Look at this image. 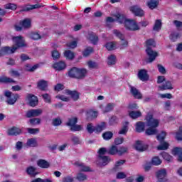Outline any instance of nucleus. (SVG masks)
Masks as SVG:
<instances>
[{
	"label": "nucleus",
	"mask_w": 182,
	"mask_h": 182,
	"mask_svg": "<svg viewBox=\"0 0 182 182\" xmlns=\"http://www.w3.org/2000/svg\"><path fill=\"white\" fill-rule=\"evenodd\" d=\"M14 46L11 47H3L0 50V57L4 55H10L11 53H15L20 48H26L28 45L25 42L23 37L18 36L13 37Z\"/></svg>",
	"instance_id": "obj_1"
},
{
	"label": "nucleus",
	"mask_w": 182,
	"mask_h": 182,
	"mask_svg": "<svg viewBox=\"0 0 182 182\" xmlns=\"http://www.w3.org/2000/svg\"><path fill=\"white\" fill-rule=\"evenodd\" d=\"M145 120L146 126L149 127L146 130V134H147L148 136H153L154 134H157V127H159L160 121L153 117V114L150 112L146 114Z\"/></svg>",
	"instance_id": "obj_2"
},
{
	"label": "nucleus",
	"mask_w": 182,
	"mask_h": 182,
	"mask_svg": "<svg viewBox=\"0 0 182 182\" xmlns=\"http://www.w3.org/2000/svg\"><path fill=\"white\" fill-rule=\"evenodd\" d=\"M114 16L117 22L119 23H124V26L128 31H134L140 30V27H139V25H137V23H136L134 20L127 19L124 15L120 14H117Z\"/></svg>",
	"instance_id": "obj_3"
},
{
	"label": "nucleus",
	"mask_w": 182,
	"mask_h": 182,
	"mask_svg": "<svg viewBox=\"0 0 182 182\" xmlns=\"http://www.w3.org/2000/svg\"><path fill=\"white\" fill-rule=\"evenodd\" d=\"M127 152V148L124 146L119 147L117 145H112L109 149L107 150L108 154H111V156H122L124 153Z\"/></svg>",
	"instance_id": "obj_4"
},
{
	"label": "nucleus",
	"mask_w": 182,
	"mask_h": 182,
	"mask_svg": "<svg viewBox=\"0 0 182 182\" xmlns=\"http://www.w3.org/2000/svg\"><path fill=\"white\" fill-rule=\"evenodd\" d=\"M146 53L149 58L148 60H147V63H151L154 62V60H156V58H157L159 56V53L153 50V49H151V48H149V47L146 48Z\"/></svg>",
	"instance_id": "obj_5"
},
{
	"label": "nucleus",
	"mask_w": 182,
	"mask_h": 182,
	"mask_svg": "<svg viewBox=\"0 0 182 182\" xmlns=\"http://www.w3.org/2000/svg\"><path fill=\"white\" fill-rule=\"evenodd\" d=\"M109 163H110V158L107 156H98L96 161V164L100 167H102V166H107Z\"/></svg>",
	"instance_id": "obj_6"
},
{
	"label": "nucleus",
	"mask_w": 182,
	"mask_h": 182,
	"mask_svg": "<svg viewBox=\"0 0 182 182\" xmlns=\"http://www.w3.org/2000/svg\"><path fill=\"white\" fill-rule=\"evenodd\" d=\"M130 12L134 14L135 16H139L141 17L144 15V11L140 6L136 5V6H132L129 8Z\"/></svg>",
	"instance_id": "obj_7"
},
{
	"label": "nucleus",
	"mask_w": 182,
	"mask_h": 182,
	"mask_svg": "<svg viewBox=\"0 0 182 182\" xmlns=\"http://www.w3.org/2000/svg\"><path fill=\"white\" fill-rule=\"evenodd\" d=\"M156 177L158 178L159 182H166L167 177V170L165 168H162L158 171H156Z\"/></svg>",
	"instance_id": "obj_8"
},
{
	"label": "nucleus",
	"mask_w": 182,
	"mask_h": 182,
	"mask_svg": "<svg viewBox=\"0 0 182 182\" xmlns=\"http://www.w3.org/2000/svg\"><path fill=\"white\" fill-rule=\"evenodd\" d=\"M42 113H43V110L41 109H30L26 112V117H38V116H41Z\"/></svg>",
	"instance_id": "obj_9"
},
{
	"label": "nucleus",
	"mask_w": 182,
	"mask_h": 182,
	"mask_svg": "<svg viewBox=\"0 0 182 182\" xmlns=\"http://www.w3.org/2000/svg\"><path fill=\"white\" fill-rule=\"evenodd\" d=\"M113 33H114V35H115V36H117V38H119L122 41V48L127 47V45H129V43L127 42V41L124 40V35H123L118 30H114Z\"/></svg>",
	"instance_id": "obj_10"
},
{
	"label": "nucleus",
	"mask_w": 182,
	"mask_h": 182,
	"mask_svg": "<svg viewBox=\"0 0 182 182\" xmlns=\"http://www.w3.org/2000/svg\"><path fill=\"white\" fill-rule=\"evenodd\" d=\"M26 100H28L30 106H31L32 107H35V106H36V105H38V97L32 94H28L27 95Z\"/></svg>",
	"instance_id": "obj_11"
},
{
	"label": "nucleus",
	"mask_w": 182,
	"mask_h": 182,
	"mask_svg": "<svg viewBox=\"0 0 182 182\" xmlns=\"http://www.w3.org/2000/svg\"><path fill=\"white\" fill-rule=\"evenodd\" d=\"M53 68L55 70H58V72L65 70L66 69V63L64 61L56 62L53 65Z\"/></svg>",
	"instance_id": "obj_12"
},
{
	"label": "nucleus",
	"mask_w": 182,
	"mask_h": 182,
	"mask_svg": "<svg viewBox=\"0 0 182 182\" xmlns=\"http://www.w3.org/2000/svg\"><path fill=\"white\" fill-rule=\"evenodd\" d=\"M148 147L149 146L141 141H137L135 144V149L138 151H144L145 150H147Z\"/></svg>",
	"instance_id": "obj_13"
},
{
	"label": "nucleus",
	"mask_w": 182,
	"mask_h": 182,
	"mask_svg": "<svg viewBox=\"0 0 182 182\" xmlns=\"http://www.w3.org/2000/svg\"><path fill=\"white\" fill-rule=\"evenodd\" d=\"M20 25L23 29H31L32 28V20L31 18H25L20 21Z\"/></svg>",
	"instance_id": "obj_14"
},
{
	"label": "nucleus",
	"mask_w": 182,
	"mask_h": 182,
	"mask_svg": "<svg viewBox=\"0 0 182 182\" xmlns=\"http://www.w3.org/2000/svg\"><path fill=\"white\" fill-rule=\"evenodd\" d=\"M129 88H130V92L132 96L134 97V99H141V97H143L141 92H140L139 90H137V88L133 86H130Z\"/></svg>",
	"instance_id": "obj_15"
},
{
	"label": "nucleus",
	"mask_w": 182,
	"mask_h": 182,
	"mask_svg": "<svg viewBox=\"0 0 182 182\" xmlns=\"http://www.w3.org/2000/svg\"><path fill=\"white\" fill-rule=\"evenodd\" d=\"M159 0H149L146 1V6L149 9H157L159 8Z\"/></svg>",
	"instance_id": "obj_16"
},
{
	"label": "nucleus",
	"mask_w": 182,
	"mask_h": 182,
	"mask_svg": "<svg viewBox=\"0 0 182 182\" xmlns=\"http://www.w3.org/2000/svg\"><path fill=\"white\" fill-rule=\"evenodd\" d=\"M21 133L22 130L16 127L9 129L7 132L9 136H18V134H21Z\"/></svg>",
	"instance_id": "obj_17"
},
{
	"label": "nucleus",
	"mask_w": 182,
	"mask_h": 182,
	"mask_svg": "<svg viewBox=\"0 0 182 182\" xmlns=\"http://www.w3.org/2000/svg\"><path fill=\"white\" fill-rule=\"evenodd\" d=\"M138 77L142 82H146V80H149V75L147 74V70H141L138 73Z\"/></svg>",
	"instance_id": "obj_18"
},
{
	"label": "nucleus",
	"mask_w": 182,
	"mask_h": 182,
	"mask_svg": "<svg viewBox=\"0 0 182 182\" xmlns=\"http://www.w3.org/2000/svg\"><path fill=\"white\" fill-rule=\"evenodd\" d=\"M64 93L65 95H68L69 96H70L72 99H73L75 101L79 100L80 94L77 91H71V90H65Z\"/></svg>",
	"instance_id": "obj_19"
},
{
	"label": "nucleus",
	"mask_w": 182,
	"mask_h": 182,
	"mask_svg": "<svg viewBox=\"0 0 182 182\" xmlns=\"http://www.w3.org/2000/svg\"><path fill=\"white\" fill-rule=\"evenodd\" d=\"M173 156H178V161H182V149L181 148H174L172 150Z\"/></svg>",
	"instance_id": "obj_20"
},
{
	"label": "nucleus",
	"mask_w": 182,
	"mask_h": 182,
	"mask_svg": "<svg viewBox=\"0 0 182 182\" xmlns=\"http://www.w3.org/2000/svg\"><path fill=\"white\" fill-rule=\"evenodd\" d=\"M37 165L41 168H49L50 164L45 159H40L37 161Z\"/></svg>",
	"instance_id": "obj_21"
},
{
	"label": "nucleus",
	"mask_w": 182,
	"mask_h": 182,
	"mask_svg": "<svg viewBox=\"0 0 182 182\" xmlns=\"http://www.w3.org/2000/svg\"><path fill=\"white\" fill-rule=\"evenodd\" d=\"M160 90H171L173 89V85L171 81H166L165 84L159 87Z\"/></svg>",
	"instance_id": "obj_22"
},
{
	"label": "nucleus",
	"mask_w": 182,
	"mask_h": 182,
	"mask_svg": "<svg viewBox=\"0 0 182 182\" xmlns=\"http://www.w3.org/2000/svg\"><path fill=\"white\" fill-rule=\"evenodd\" d=\"M87 73V70L85 68H77V79H83Z\"/></svg>",
	"instance_id": "obj_23"
},
{
	"label": "nucleus",
	"mask_w": 182,
	"mask_h": 182,
	"mask_svg": "<svg viewBox=\"0 0 182 182\" xmlns=\"http://www.w3.org/2000/svg\"><path fill=\"white\" fill-rule=\"evenodd\" d=\"M45 6L42 4H36L34 5H27L23 11H32V9H39V8H43Z\"/></svg>",
	"instance_id": "obj_24"
},
{
	"label": "nucleus",
	"mask_w": 182,
	"mask_h": 182,
	"mask_svg": "<svg viewBox=\"0 0 182 182\" xmlns=\"http://www.w3.org/2000/svg\"><path fill=\"white\" fill-rule=\"evenodd\" d=\"M26 145L27 147H38V141L35 138L28 139Z\"/></svg>",
	"instance_id": "obj_25"
},
{
	"label": "nucleus",
	"mask_w": 182,
	"mask_h": 182,
	"mask_svg": "<svg viewBox=\"0 0 182 182\" xmlns=\"http://www.w3.org/2000/svg\"><path fill=\"white\" fill-rule=\"evenodd\" d=\"M19 95L18 94H13L11 97L7 100L8 105H15L18 100Z\"/></svg>",
	"instance_id": "obj_26"
},
{
	"label": "nucleus",
	"mask_w": 182,
	"mask_h": 182,
	"mask_svg": "<svg viewBox=\"0 0 182 182\" xmlns=\"http://www.w3.org/2000/svg\"><path fill=\"white\" fill-rule=\"evenodd\" d=\"M129 132V122L126 121L123 127L119 129V134H127Z\"/></svg>",
	"instance_id": "obj_27"
},
{
	"label": "nucleus",
	"mask_w": 182,
	"mask_h": 182,
	"mask_svg": "<svg viewBox=\"0 0 182 182\" xmlns=\"http://www.w3.org/2000/svg\"><path fill=\"white\" fill-rule=\"evenodd\" d=\"M26 173L31 177H35L38 174V172H36V168L33 166H29L26 169Z\"/></svg>",
	"instance_id": "obj_28"
},
{
	"label": "nucleus",
	"mask_w": 182,
	"mask_h": 182,
	"mask_svg": "<svg viewBox=\"0 0 182 182\" xmlns=\"http://www.w3.org/2000/svg\"><path fill=\"white\" fill-rule=\"evenodd\" d=\"M105 48L107 50H114L117 48V43L116 42H108L106 43Z\"/></svg>",
	"instance_id": "obj_29"
},
{
	"label": "nucleus",
	"mask_w": 182,
	"mask_h": 182,
	"mask_svg": "<svg viewBox=\"0 0 182 182\" xmlns=\"http://www.w3.org/2000/svg\"><path fill=\"white\" fill-rule=\"evenodd\" d=\"M38 87L40 89V90H46V87H48V82L41 80L38 82Z\"/></svg>",
	"instance_id": "obj_30"
},
{
	"label": "nucleus",
	"mask_w": 182,
	"mask_h": 182,
	"mask_svg": "<svg viewBox=\"0 0 182 182\" xmlns=\"http://www.w3.org/2000/svg\"><path fill=\"white\" fill-rule=\"evenodd\" d=\"M106 129V123L105 122H101L100 124H98L95 127V132L96 133H101V132H103V130Z\"/></svg>",
	"instance_id": "obj_31"
},
{
	"label": "nucleus",
	"mask_w": 182,
	"mask_h": 182,
	"mask_svg": "<svg viewBox=\"0 0 182 182\" xmlns=\"http://www.w3.org/2000/svg\"><path fill=\"white\" fill-rule=\"evenodd\" d=\"M131 119H139V117H141V112L140 111H132L129 113Z\"/></svg>",
	"instance_id": "obj_32"
},
{
	"label": "nucleus",
	"mask_w": 182,
	"mask_h": 182,
	"mask_svg": "<svg viewBox=\"0 0 182 182\" xmlns=\"http://www.w3.org/2000/svg\"><path fill=\"white\" fill-rule=\"evenodd\" d=\"M88 38L92 42V43H93V45H96L99 41L97 36H96L95 33H90L89 34Z\"/></svg>",
	"instance_id": "obj_33"
},
{
	"label": "nucleus",
	"mask_w": 182,
	"mask_h": 182,
	"mask_svg": "<svg viewBox=\"0 0 182 182\" xmlns=\"http://www.w3.org/2000/svg\"><path fill=\"white\" fill-rule=\"evenodd\" d=\"M163 161L160 159V157L159 156H154L151 159V164L152 166H160Z\"/></svg>",
	"instance_id": "obj_34"
},
{
	"label": "nucleus",
	"mask_w": 182,
	"mask_h": 182,
	"mask_svg": "<svg viewBox=\"0 0 182 182\" xmlns=\"http://www.w3.org/2000/svg\"><path fill=\"white\" fill-rule=\"evenodd\" d=\"M64 56L66 58V59L72 60V59L75 58V53L72 52L70 50H67L64 53Z\"/></svg>",
	"instance_id": "obj_35"
},
{
	"label": "nucleus",
	"mask_w": 182,
	"mask_h": 182,
	"mask_svg": "<svg viewBox=\"0 0 182 182\" xmlns=\"http://www.w3.org/2000/svg\"><path fill=\"white\" fill-rule=\"evenodd\" d=\"M0 83H15V80L8 77L1 76L0 77Z\"/></svg>",
	"instance_id": "obj_36"
},
{
	"label": "nucleus",
	"mask_w": 182,
	"mask_h": 182,
	"mask_svg": "<svg viewBox=\"0 0 182 182\" xmlns=\"http://www.w3.org/2000/svg\"><path fill=\"white\" fill-rule=\"evenodd\" d=\"M70 77H76L77 79V68L74 67L68 72Z\"/></svg>",
	"instance_id": "obj_37"
},
{
	"label": "nucleus",
	"mask_w": 182,
	"mask_h": 182,
	"mask_svg": "<svg viewBox=\"0 0 182 182\" xmlns=\"http://www.w3.org/2000/svg\"><path fill=\"white\" fill-rule=\"evenodd\" d=\"M136 131L138 132V133H141V132H144V122H137L136 125Z\"/></svg>",
	"instance_id": "obj_38"
},
{
	"label": "nucleus",
	"mask_w": 182,
	"mask_h": 182,
	"mask_svg": "<svg viewBox=\"0 0 182 182\" xmlns=\"http://www.w3.org/2000/svg\"><path fill=\"white\" fill-rule=\"evenodd\" d=\"M180 33L178 32H172L170 36V39L172 41V42H176L177 39H180L181 38Z\"/></svg>",
	"instance_id": "obj_39"
},
{
	"label": "nucleus",
	"mask_w": 182,
	"mask_h": 182,
	"mask_svg": "<svg viewBox=\"0 0 182 182\" xmlns=\"http://www.w3.org/2000/svg\"><path fill=\"white\" fill-rule=\"evenodd\" d=\"M113 107H114V105L109 103L104 108H102V112L103 113H109V112H112V110H113Z\"/></svg>",
	"instance_id": "obj_40"
},
{
	"label": "nucleus",
	"mask_w": 182,
	"mask_h": 182,
	"mask_svg": "<svg viewBox=\"0 0 182 182\" xmlns=\"http://www.w3.org/2000/svg\"><path fill=\"white\" fill-rule=\"evenodd\" d=\"M76 123H77V117H73L68 119V122H67V126L73 127V126H75Z\"/></svg>",
	"instance_id": "obj_41"
},
{
	"label": "nucleus",
	"mask_w": 182,
	"mask_h": 182,
	"mask_svg": "<svg viewBox=\"0 0 182 182\" xmlns=\"http://www.w3.org/2000/svg\"><path fill=\"white\" fill-rule=\"evenodd\" d=\"M126 163V160L119 159L115 162L114 170H119V168H122V166Z\"/></svg>",
	"instance_id": "obj_42"
},
{
	"label": "nucleus",
	"mask_w": 182,
	"mask_h": 182,
	"mask_svg": "<svg viewBox=\"0 0 182 182\" xmlns=\"http://www.w3.org/2000/svg\"><path fill=\"white\" fill-rule=\"evenodd\" d=\"M161 29V20H156L154 26V31L159 32Z\"/></svg>",
	"instance_id": "obj_43"
},
{
	"label": "nucleus",
	"mask_w": 182,
	"mask_h": 182,
	"mask_svg": "<svg viewBox=\"0 0 182 182\" xmlns=\"http://www.w3.org/2000/svg\"><path fill=\"white\" fill-rule=\"evenodd\" d=\"M107 65H116V56L111 55L107 58Z\"/></svg>",
	"instance_id": "obj_44"
},
{
	"label": "nucleus",
	"mask_w": 182,
	"mask_h": 182,
	"mask_svg": "<svg viewBox=\"0 0 182 182\" xmlns=\"http://www.w3.org/2000/svg\"><path fill=\"white\" fill-rule=\"evenodd\" d=\"M167 149H168V143L162 141L160 145L157 146L158 150H167Z\"/></svg>",
	"instance_id": "obj_45"
},
{
	"label": "nucleus",
	"mask_w": 182,
	"mask_h": 182,
	"mask_svg": "<svg viewBox=\"0 0 182 182\" xmlns=\"http://www.w3.org/2000/svg\"><path fill=\"white\" fill-rule=\"evenodd\" d=\"M71 132H82L83 130V126L79 124H75L70 127Z\"/></svg>",
	"instance_id": "obj_46"
},
{
	"label": "nucleus",
	"mask_w": 182,
	"mask_h": 182,
	"mask_svg": "<svg viewBox=\"0 0 182 182\" xmlns=\"http://www.w3.org/2000/svg\"><path fill=\"white\" fill-rule=\"evenodd\" d=\"M87 65L90 69H97L99 68V63L95 61H88Z\"/></svg>",
	"instance_id": "obj_47"
},
{
	"label": "nucleus",
	"mask_w": 182,
	"mask_h": 182,
	"mask_svg": "<svg viewBox=\"0 0 182 182\" xmlns=\"http://www.w3.org/2000/svg\"><path fill=\"white\" fill-rule=\"evenodd\" d=\"M78 167H80V171H92L90 167L85 165L84 164H78Z\"/></svg>",
	"instance_id": "obj_48"
},
{
	"label": "nucleus",
	"mask_w": 182,
	"mask_h": 182,
	"mask_svg": "<svg viewBox=\"0 0 182 182\" xmlns=\"http://www.w3.org/2000/svg\"><path fill=\"white\" fill-rule=\"evenodd\" d=\"M162 156L163 159L166 160V161H173V156H171L170 154H168L166 152H162L161 154Z\"/></svg>",
	"instance_id": "obj_49"
},
{
	"label": "nucleus",
	"mask_w": 182,
	"mask_h": 182,
	"mask_svg": "<svg viewBox=\"0 0 182 182\" xmlns=\"http://www.w3.org/2000/svg\"><path fill=\"white\" fill-rule=\"evenodd\" d=\"M113 137V133L112 132H106L102 134V138L104 140H110Z\"/></svg>",
	"instance_id": "obj_50"
},
{
	"label": "nucleus",
	"mask_w": 182,
	"mask_h": 182,
	"mask_svg": "<svg viewBox=\"0 0 182 182\" xmlns=\"http://www.w3.org/2000/svg\"><path fill=\"white\" fill-rule=\"evenodd\" d=\"M42 97L46 103H52V97L49 94H43Z\"/></svg>",
	"instance_id": "obj_51"
},
{
	"label": "nucleus",
	"mask_w": 182,
	"mask_h": 182,
	"mask_svg": "<svg viewBox=\"0 0 182 182\" xmlns=\"http://www.w3.org/2000/svg\"><path fill=\"white\" fill-rule=\"evenodd\" d=\"M87 131L88 132V133L92 134V133H93V132H96V127H94L92 123H89L87 125Z\"/></svg>",
	"instance_id": "obj_52"
},
{
	"label": "nucleus",
	"mask_w": 182,
	"mask_h": 182,
	"mask_svg": "<svg viewBox=\"0 0 182 182\" xmlns=\"http://www.w3.org/2000/svg\"><path fill=\"white\" fill-rule=\"evenodd\" d=\"M90 53H93V48L92 47H87L85 49L83 52V55L86 58L90 55Z\"/></svg>",
	"instance_id": "obj_53"
},
{
	"label": "nucleus",
	"mask_w": 182,
	"mask_h": 182,
	"mask_svg": "<svg viewBox=\"0 0 182 182\" xmlns=\"http://www.w3.org/2000/svg\"><path fill=\"white\" fill-rule=\"evenodd\" d=\"M38 68V65H33V66H31V65L27 64L25 66V70H27L28 72H34V70H36Z\"/></svg>",
	"instance_id": "obj_54"
},
{
	"label": "nucleus",
	"mask_w": 182,
	"mask_h": 182,
	"mask_svg": "<svg viewBox=\"0 0 182 182\" xmlns=\"http://www.w3.org/2000/svg\"><path fill=\"white\" fill-rule=\"evenodd\" d=\"M53 126H60L62 124V119L60 117H57L53 119L52 122Z\"/></svg>",
	"instance_id": "obj_55"
},
{
	"label": "nucleus",
	"mask_w": 182,
	"mask_h": 182,
	"mask_svg": "<svg viewBox=\"0 0 182 182\" xmlns=\"http://www.w3.org/2000/svg\"><path fill=\"white\" fill-rule=\"evenodd\" d=\"M87 178L86 175L82 173H80L77 175V180H78V181H85Z\"/></svg>",
	"instance_id": "obj_56"
},
{
	"label": "nucleus",
	"mask_w": 182,
	"mask_h": 182,
	"mask_svg": "<svg viewBox=\"0 0 182 182\" xmlns=\"http://www.w3.org/2000/svg\"><path fill=\"white\" fill-rule=\"evenodd\" d=\"M157 68L159 72H160L161 75H166V73H167V71L166 70V68H164V66L161 65V64H158Z\"/></svg>",
	"instance_id": "obj_57"
},
{
	"label": "nucleus",
	"mask_w": 182,
	"mask_h": 182,
	"mask_svg": "<svg viewBox=\"0 0 182 182\" xmlns=\"http://www.w3.org/2000/svg\"><path fill=\"white\" fill-rule=\"evenodd\" d=\"M56 99H59L60 100H63V102H69V100H70L68 97H66L63 95H57Z\"/></svg>",
	"instance_id": "obj_58"
},
{
	"label": "nucleus",
	"mask_w": 182,
	"mask_h": 182,
	"mask_svg": "<svg viewBox=\"0 0 182 182\" xmlns=\"http://www.w3.org/2000/svg\"><path fill=\"white\" fill-rule=\"evenodd\" d=\"M166 134L165 132H162L161 134H159L156 137H157V140H159V141H163V140L164 139H166Z\"/></svg>",
	"instance_id": "obj_59"
},
{
	"label": "nucleus",
	"mask_w": 182,
	"mask_h": 182,
	"mask_svg": "<svg viewBox=\"0 0 182 182\" xmlns=\"http://www.w3.org/2000/svg\"><path fill=\"white\" fill-rule=\"evenodd\" d=\"M146 48H150V46H156V42L153 39H149L146 42Z\"/></svg>",
	"instance_id": "obj_60"
},
{
	"label": "nucleus",
	"mask_w": 182,
	"mask_h": 182,
	"mask_svg": "<svg viewBox=\"0 0 182 182\" xmlns=\"http://www.w3.org/2000/svg\"><path fill=\"white\" fill-rule=\"evenodd\" d=\"M6 9H11L12 11H15L16 9V4H8L5 6Z\"/></svg>",
	"instance_id": "obj_61"
},
{
	"label": "nucleus",
	"mask_w": 182,
	"mask_h": 182,
	"mask_svg": "<svg viewBox=\"0 0 182 182\" xmlns=\"http://www.w3.org/2000/svg\"><path fill=\"white\" fill-rule=\"evenodd\" d=\"M127 177V175H126V173L124 172H119L117 173V178L122 180L123 178H126Z\"/></svg>",
	"instance_id": "obj_62"
},
{
	"label": "nucleus",
	"mask_w": 182,
	"mask_h": 182,
	"mask_svg": "<svg viewBox=\"0 0 182 182\" xmlns=\"http://www.w3.org/2000/svg\"><path fill=\"white\" fill-rule=\"evenodd\" d=\"M176 139L178 140H182V127L179 128V131L176 133Z\"/></svg>",
	"instance_id": "obj_63"
},
{
	"label": "nucleus",
	"mask_w": 182,
	"mask_h": 182,
	"mask_svg": "<svg viewBox=\"0 0 182 182\" xmlns=\"http://www.w3.org/2000/svg\"><path fill=\"white\" fill-rule=\"evenodd\" d=\"M73 177L72 176H66L63 179V182H73Z\"/></svg>",
	"instance_id": "obj_64"
}]
</instances>
